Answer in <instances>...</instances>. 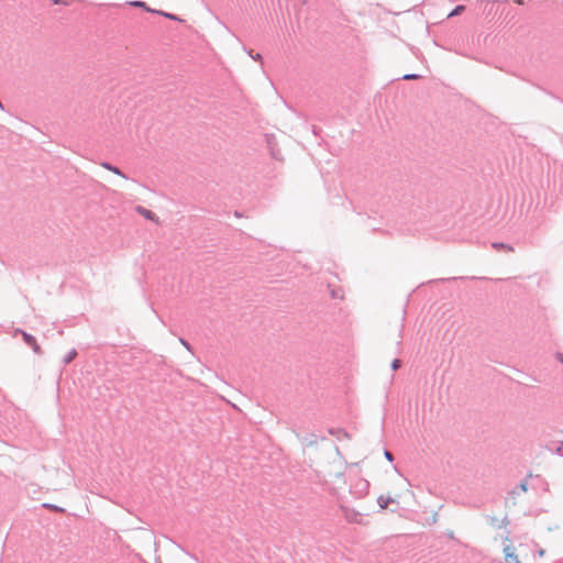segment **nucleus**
Listing matches in <instances>:
<instances>
[{
	"label": "nucleus",
	"mask_w": 563,
	"mask_h": 563,
	"mask_svg": "<svg viewBox=\"0 0 563 563\" xmlns=\"http://www.w3.org/2000/svg\"><path fill=\"white\" fill-rule=\"evenodd\" d=\"M341 509L344 514L345 519L349 522H360L361 514L355 509L351 508L346 501L341 505Z\"/></svg>",
	"instance_id": "f257e3e1"
},
{
	"label": "nucleus",
	"mask_w": 563,
	"mask_h": 563,
	"mask_svg": "<svg viewBox=\"0 0 563 563\" xmlns=\"http://www.w3.org/2000/svg\"><path fill=\"white\" fill-rule=\"evenodd\" d=\"M130 4L133 5V7H136V8H143L144 10H146L148 12H152V13H157V14L164 15L165 18L170 19V20H179L174 14L166 13V12H163V11H158V10H154V9L148 8L146 5V3L143 2V1H131Z\"/></svg>",
	"instance_id": "f03ea898"
},
{
	"label": "nucleus",
	"mask_w": 563,
	"mask_h": 563,
	"mask_svg": "<svg viewBox=\"0 0 563 563\" xmlns=\"http://www.w3.org/2000/svg\"><path fill=\"white\" fill-rule=\"evenodd\" d=\"M369 483L366 479L361 478L357 483V490L355 492L356 498H363L368 494Z\"/></svg>",
	"instance_id": "7ed1b4c3"
},
{
	"label": "nucleus",
	"mask_w": 563,
	"mask_h": 563,
	"mask_svg": "<svg viewBox=\"0 0 563 563\" xmlns=\"http://www.w3.org/2000/svg\"><path fill=\"white\" fill-rule=\"evenodd\" d=\"M504 554L506 563H521L515 554V549L511 545L508 544L504 548Z\"/></svg>",
	"instance_id": "20e7f679"
},
{
	"label": "nucleus",
	"mask_w": 563,
	"mask_h": 563,
	"mask_svg": "<svg viewBox=\"0 0 563 563\" xmlns=\"http://www.w3.org/2000/svg\"><path fill=\"white\" fill-rule=\"evenodd\" d=\"M22 336H23L24 342H25L27 345H30V346L33 349V351H34L35 353H41V347H40V345L37 344V342H36L35 338H34L33 335H31V334H29V333H26V332L22 331Z\"/></svg>",
	"instance_id": "39448f33"
},
{
	"label": "nucleus",
	"mask_w": 563,
	"mask_h": 563,
	"mask_svg": "<svg viewBox=\"0 0 563 563\" xmlns=\"http://www.w3.org/2000/svg\"><path fill=\"white\" fill-rule=\"evenodd\" d=\"M136 211H137L141 216H143L144 218H146V219H148V220H152V221H155V220H156V216H155V213H154V212H152V211H151V210H148V209H145V208H143V207H141V206H139V207L136 208Z\"/></svg>",
	"instance_id": "423d86ee"
},
{
	"label": "nucleus",
	"mask_w": 563,
	"mask_h": 563,
	"mask_svg": "<svg viewBox=\"0 0 563 563\" xmlns=\"http://www.w3.org/2000/svg\"><path fill=\"white\" fill-rule=\"evenodd\" d=\"M493 247L498 251L514 252V247L504 243H494Z\"/></svg>",
	"instance_id": "0eeeda50"
},
{
	"label": "nucleus",
	"mask_w": 563,
	"mask_h": 563,
	"mask_svg": "<svg viewBox=\"0 0 563 563\" xmlns=\"http://www.w3.org/2000/svg\"><path fill=\"white\" fill-rule=\"evenodd\" d=\"M77 356V351L75 349L70 350L65 356H64V363L65 364H68L70 363L73 360H75V357Z\"/></svg>",
	"instance_id": "6e6552de"
},
{
	"label": "nucleus",
	"mask_w": 563,
	"mask_h": 563,
	"mask_svg": "<svg viewBox=\"0 0 563 563\" xmlns=\"http://www.w3.org/2000/svg\"><path fill=\"white\" fill-rule=\"evenodd\" d=\"M465 7L464 5H457L450 14H449V18L451 16H454V15H457L460 13H462L464 11Z\"/></svg>",
	"instance_id": "1a4fd4ad"
},
{
	"label": "nucleus",
	"mask_w": 563,
	"mask_h": 563,
	"mask_svg": "<svg viewBox=\"0 0 563 563\" xmlns=\"http://www.w3.org/2000/svg\"><path fill=\"white\" fill-rule=\"evenodd\" d=\"M418 78H419V76L415 75V74H409V75L404 76L405 80H412V79H418Z\"/></svg>",
	"instance_id": "9d476101"
},
{
	"label": "nucleus",
	"mask_w": 563,
	"mask_h": 563,
	"mask_svg": "<svg viewBox=\"0 0 563 563\" xmlns=\"http://www.w3.org/2000/svg\"><path fill=\"white\" fill-rule=\"evenodd\" d=\"M400 367V361L399 360H394L393 363H391V368L394 371L398 369Z\"/></svg>",
	"instance_id": "9b49d317"
},
{
	"label": "nucleus",
	"mask_w": 563,
	"mask_h": 563,
	"mask_svg": "<svg viewBox=\"0 0 563 563\" xmlns=\"http://www.w3.org/2000/svg\"><path fill=\"white\" fill-rule=\"evenodd\" d=\"M385 456H386V459H387L388 461H393V455H391V453H390V452L385 451Z\"/></svg>",
	"instance_id": "f8f14e48"
},
{
	"label": "nucleus",
	"mask_w": 563,
	"mask_h": 563,
	"mask_svg": "<svg viewBox=\"0 0 563 563\" xmlns=\"http://www.w3.org/2000/svg\"><path fill=\"white\" fill-rule=\"evenodd\" d=\"M44 507H47V508H49V509H52V510H59V509H58V507L53 506V505H46V504H45V505H44Z\"/></svg>",
	"instance_id": "ddd939ff"
},
{
	"label": "nucleus",
	"mask_w": 563,
	"mask_h": 563,
	"mask_svg": "<svg viewBox=\"0 0 563 563\" xmlns=\"http://www.w3.org/2000/svg\"><path fill=\"white\" fill-rule=\"evenodd\" d=\"M113 173L119 174L118 168H110Z\"/></svg>",
	"instance_id": "4468645a"
},
{
	"label": "nucleus",
	"mask_w": 563,
	"mask_h": 563,
	"mask_svg": "<svg viewBox=\"0 0 563 563\" xmlns=\"http://www.w3.org/2000/svg\"><path fill=\"white\" fill-rule=\"evenodd\" d=\"M518 4H522L523 0H515Z\"/></svg>",
	"instance_id": "2eb2a0df"
},
{
	"label": "nucleus",
	"mask_w": 563,
	"mask_h": 563,
	"mask_svg": "<svg viewBox=\"0 0 563 563\" xmlns=\"http://www.w3.org/2000/svg\"><path fill=\"white\" fill-rule=\"evenodd\" d=\"M521 487H522V489H523L525 492L527 490V487H526V485H525V484H523Z\"/></svg>",
	"instance_id": "dca6fc26"
}]
</instances>
